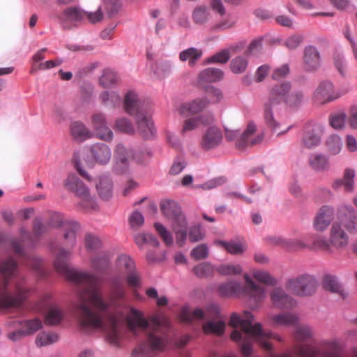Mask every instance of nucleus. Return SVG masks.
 Returning a JSON list of instances; mask_svg holds the SVG:
<instances>
[{
	"mask_svg": "<svg viewBox=\"0 0 357 357\" xmlns=\"http://www.w3.org/2000/svg\"><path fill=\"white\" fill-rule=\"evenodd\" d=\"M70 252L61 249L54 266L56 271L68 281L78 287L77 312L80 330L86 334L96 331L105 333L107 341L114 347L121 346L125 324L137 335L143 331L147 342L139 344L132 352V357H153L155 352L167 349L172 340L168 334L169 321L162 315H155L148 320L143 312L126 303L127 291L123 275L135 269L132 259L121 254L116 261L120 275L110 280L109 291L104 298L99 287V279L93 273L80 271L71 266L68 260Z\"/></svg>",
	"mask_w": 357,
	"mask_h": 357,
	"instance_id": "f257e3e1",
	"label": "nucleus"
},
{
	"mask_svg": "<svg viewBox=\"0 0 357 357\" xmlns=\"http://www.w3.org/2000/svg\"><path fill=\"white\" fill-rule=\"evenodd\" d=\"M303 97L301 91L291 92V84L289 82L273 86L264 103V116L266 123L275 130L280 125L278 118L283 102L290 106H296L303 100Z\"/></svg>",
	"mask_w": 357,
	"mask_h": 357,
	"instance_id": "f03ea898",
	"label": "nucleus"
},
{
	"mask_svg": "<svg viewBox=\"0 0 357 357\" xmlns=\"http://www.w3.org/2000/svg\"><path fill=\"white\" fill-rule=\"evenodd\" d=\"M337 220L329 230V241L332 250L345 249L349 243V234L357 232V211L349 204H341L336 208Z\"/></svg>",
	"mask_w": 357,
	"mask_h": 357,
	"instance_id": "7ed1b4c3",
	"label": "nucleus"
},
{
	"mask_svg": "<svg viewBox=\"0 0 357 357\" xmlns=\"http://www.w3.org/2000/svg\"><path fill=\"white\" fill-rule=\"evenodd\" d=\"M17 269L15 260L9 257L0 260V309L8 310L20 306L28 295L29 290L20 282L15 284L13 294L7 291L10 280Z\"/></svg>",
	"mask_w": 357,
	"mask_h": 357,
	"instance_id": "20e7f679",
	"label": "nucleus"
},
{
	"mask_svg": "<svg viewBox=\"0 0 357 357\" xmlns=\"http://www.w3.org/2000/svg\"><path fill=\"white\" fill-rule=\"evenodd\" d=\"M180 319L185 324L207 319L208 321L202 326L206 334L221 335L225 330V319L220 314V307L215 303L209 305L205 311L200 308L192 310L189 306H184L181 309Z\"/></svg>",
	"mask_w": 357,
	"mask_h": 357,
	"instance_id": "39448f33",
	"label": "nucleus"
},
{
	"mask_svg": "<svg viewBox=\"0 0 357 357\" xmlns=\"http://www.w3.org/2000/svg\"><path fill=\"white\" fill-rule=\"evenodd\" d=\"M162 213L171 222L172 229L176 237V243L179 247L183 246L187 239V220L178 204L172 200L161 202Z\"/></svg>",
	"mask_w": 357,
	"mask_h": 357,
	"instance_id": "423d86ee",
	"label": "nucleus"
},
{
	"mask_svg": "<svg viewBox=\"0 0 357 357\" xmlns=\"http://www.w3.org/2000/svg\"><path fill=\"white\" fill-rule=\"evenodd\" d=\"M151 155L152 151L149 148L145 147L133 151L119 144L116 147L114 170L119 174H126L130 170L131 160L135 161L137 164H144Z\"/></svg>",
	"mask_w": 357,
	"mask_h": 357,
	"instance_id": "0eeeda50",
	"label": "nucleus"
},
{
	"mask_svg": "<svg viewBox=\"0 0 357 357\" xmlns=\"http://www.w3.org/2000/svg\"><path fill=\"white\" fill-rule=\"evenodd\" d=\"M64 188L73 192L81 199L80 205L85 210L96 209L97 203L96 198L90 193L89 188L74 173H70L63 181Z\"/></svg>",
	"mask_w": 357,
	"mask_h": 357,
	"instance_id": "6e6552de",
	"label": "nucleus"
},
{
	"mask_svg": "<svg viewBox=\"0 0 357 357\" xmlns=\"http://www.w3.org/2000/svg\"><path fill=\"white\" fill-rule=\"evenodd\" d=\"M317 285L318 282L314 275L303 273L288 279L285 287L294 295L307 296L315 293Z\"/></svg>",
	"mask_w": 357,
	"mask_h": 357,
	"instance_id": "1a4fd4ad",
	"label": "nucleus"
},
{
	"mask_svg": "<svg viewBox=\"0 0 357 357\" xmlns=\"http://www.w3.org/2000/svg\"><path fill=\"white\" fill-rule=\"evenodd\" d=\"M256 125L253 122H250L246 129L242 133H240L237 130H230L225 128V137L229 142L236 141V146L240 149L257 144L262 141L264 134L258 133L254 135L256 132Z\"/></svg>",
	"mask_w": 357,
	"mask_h": 357,
	"instance_id": "9d476101",
	"label": "nucleus"
},
{
	"mask_svg": "<svg viewBox=\"0 0 357 357\" xmlns=\"http://www.w3.org/2000/svg\"><path fill=\"white\" fill-rule=\"evenodd\" d=\"M243 289L248 305L252 310L259 309L266 297L265 288L257 284L248 273L243 275Z\"/></svg>",
	"mask_w": 357,
	"mask_h": 357,
	"instance_id": "9b49d317",
	"label": "nucleus"
},
{
	"mask_svg": "<svg viewBox=\"0 0 357 357\" xmlns=\"http://www.w3.org/2000/svg\"><path fill=\"white\" fill-rule=\"evenodd\" d=\"M349 90V89H335L331 81L324 80L315 89L312 98L317 104L324 105L338 99L347 93Z\"/></svg>",
	"mask_w": 357,
	"mask_h": 357,
	"instance_id": "f8f14e48",
	"label": "nucleus"
},
{
	"mask_svg": "<svg viewBox=\"0 0 357 357\" xmlns=\"http://www.w3.org/2000/svg\"><path fill=\"white\" fill-rule=\"evenodd\" d=\"M335 208L330 205H324L317 211L313 219V228L318 232L325 231L333 224Z\"/></svg>",
	"mask_w": 357,
	"mask_h": 357,
	"instance_id": "ddd939ff",
	"label": "nucleus"
},
{
	"mask_svg": "<svg viewBox=\"0 0 357 357\" xmlns=\"http://www.w3.org/2000/svg\"><path fill=\"white\" fill-rule=\"evenodd\" d=\"M51 223L53 227H62L65 230V239L69 241L71 245H75L76 233L79 229L77 222L64 220L61 214L56 213L52 216Z\"/></svg>",
	"mask_w": 357,
	"mask_h": 357,
	"instance_id": "4468645a",
	"label": "nucleus"
},
{
	"mask_svg": "<svg viewBox=\"0 0 357 357\" xmlns=\"http://www.w3.org/2000/svg\"><path fill=\"white\" fill-rule=\"evenodd\" d=\"M43 305L45 308V321L48 325H57L64 317V312L51 301V296L47 294L44 297Z\"/></svg>",
	"mask_w": 357,
	"mask_h": 357,
	"instance_id": "2eb2a0df",
	"label": "nucleus"
},
{
	"mask_svg": "<svg viewBox=\"0 0 357 357\" xmlns=\"http://www.w3.org/2000/svg\"><path fill=\"white\" fill-rule=\"evenodd\" d=\"M91 124L98 138L103 141H110L113 138V132L108 126L105 114L96 112L91 116Z\"/></svg>",
	"mask_w": 357,
	"mask_h": 357,
	"instance_id": "dca6fc26",
	"label": "nucleus"
},
{
	"mask_svg": "<svg viewBox=\"0 0 357 357\" xmlns=\"http://www.w3.org/2000/svg\"><path fill=\"white\" fill-rule=\"evenodd\" d=\"M209 104L207 98H198L181 104L176 111L182 117L195 115L203 111Z\"/></svg>",
	"mask_w": 357,
	"mask_h": 357,
	"instance_id": "f3484780",
	"label": "nucleus"
},
{
	"mask_svg": "<svg viewBox=\"0 0 357 357\" xmlns=\"http://www.w3.org/2000/svg\"><path fill=\"white\" fill-rule=\"evenodd\" d=\"M270 298L273 306L280 309H290L297 303L282 287L273 288L270 292Z\"/></svg>",
	"mask_w": 357,
	"mask_h": 357,
	"instance_id": "a211bd4d",
	"label": "nucleus"
},
{
	"mask_svg": "<svg viewBox=\"0 0 357 357\" xmlns=\"http://www.w3.org/2000/svg\"><path fill=\"white\" fill-rule=\"evenodd\" d=\"M135 120L137 130L142 137L150 139L155 136L156 129L148 112L141 113L135 118Z\"/></svg>",
	"mask_w": 357,
	"mask_h": 357,
	"instance_id": "6ab92c4d",
	"label": "nucleus"
},
{
	"mask_svg": "<svg viewBox=\"0 0 357 357\" xmlns=\"http://www.w3.org/2000/svg\"><path fill=\"white\" fill-rule=\"evenodd\" d=\"M321 66L320 54L316 47L307 45L304 49L303 69L307 72H315Z\"/></svg>",
	"mask_w": 357,
	"mask_h": 357,
	"instance_id": "aec40b11",
	"label": "nucleus"
},
{
	"mask_svg": "<svg viewBox=\"0 0 357 357\" xmlns=\"http://www.w3.org/2000/svg\"><path fill=\"white\" fill-rule=\"evenodd\" d=\"M191 17L195 24L206 27L213 21V13L208 6L201 3L194 8L192 11Z\"/></svg>",
	"mask_w": 357,
	"mask_h": 357,
	"instance_id": "412c9836",
	"label": "nucleus"
},
{
	"mask_svg": "<svg viewBox=\"0 0 357 357\" xmlns=\"http://www.w3.org/2000/svg\"><path fill=\"white\" fill-rule=\"evenodd\" d=\"M123 107L126 112L135 118L147 111L142 107L137 93L134 91H128L124 98Z\"/></svg>",
	"mask_w": 357,
	"mask_h": 357,
	"instance_id": "4be33fe9",
	"label": "nucleus"
},
{
	"mask_svg": "<svg viewBox=\"0 0 357 357\" xmlns=\"http://www.w3.org/2000/svg\"><path fill=\"white\" fill-rule=\"evenodd\" d=\"M218 291L222 296L244 297L243 284L234 279L229 280L225 282L221 283L218 287Z\"/></svg>",
	"mask_w": 357,
	"mask_h": 357,
	"instance_id": "5701e85b",
	"label": "nucleus"
},
{
	"mask_svg": "<svg viewBox=\"0 0 357 357\" xmlns=\"http://www.w3.org/2000/svg\"><path fill=\"white\" fill-rule=\"evenodd\" d=\"M182 128L181 130V135L195 130L200 124L206 125L213 121L212 115L202 114L195 116L185 117Z\"/></svg>",
	"mask_w": 357,
	"mask_h": 357,
	"instance_id": "b1692460",
	"label": "nucleus"
},
{
	"mask_svg": "<svg viewBox=\"0 0 357 357\" xmlns=\"http://www.w3.org/2000/svg\"><path fill=\"white\" fill-rule=\"evenodd\" d=\"M323 131V127L321 126H316L305 131L301 139L302 146L307 149L318 146L321 143Z\"/></svg>",
	"mask_w": 357,
	"mask_h": 357,
	"instance_id": "393cba45",
	"label": "nucleus"
},
{
	"mask_svg": "<svg viewBox=\"0 0 357 357\" xmlns=\"http://www.w3.org/2000/svg\"><path fill=\"white\" fill-rule=\"evenodd\" d=\"M222 139V135L220 129L212 126L206 131L202 139V146L206 149H211L218 146Z\"/></svg>",
	"mask_w": 357,
	"mask_h": 357,
	"instance_id": "a878e982",
	"label": "nucleus"
},
{
	"mask_svg": "<svg viewBox=\"0 0 357 357\" xmlns=\"http://www.w3.org/2000/svg\"><path fill=\"white\" fill-rule=\"evenodd\" d=\"M355 176V170L351 168H347L344 170L342 178L335 180L332 186L335 190H338L341 186H343L346 192H352L354 189Z\"/></svg>",
	"mask_w": 357,
	"mask_h": 357,
	"instance_id": "bb28decb",
	"label": "nucleus"
},
{
	"mask_svg": "<svg viewBox=\"0 0 357 357\" xmlns=\"http://www.w3.org/2000/svg\"><path fill=\"white\" fill-rule=\"evenodd\" d=\"M91 153L94 160L102 165L107 164L111 159V150L103 143H97L91 146Z\"/></svg>",
	"mask_w": 357,
	"mask_h": 357,
	"instance_id": "cd10ccee",
	"label": "nucleus"
},
{
	"mask_svg": "<svg viewBox=\"0 0 357 357\" xmlns=\"http://www.w3.org/2000/svg\"><path fill=\"white\" fill-rule=\"evenodd\" d=\"M308 165L312 169L316 172L326 171L330 167L328 157L319 152H314L309 155Z\"/></svg>",
	"mask_w": 357,
	"mask_h": 357,
	"instance_id": "c85d7f7f",
	"label": "nucleus"
},
{
	"mask_svg": "<svg viewBox=\"0 0 357 357\" xmlns=\"http://www.w3.org/2000/svg\"><path fill=\"white\" fill-rule=\"evenodd\" d=\"M97 191L101 199H109L112 195L113 183L110 178L107 176H100L96 184Z\"/></svg>",
	"mask_w": 357,
	"mask_h": 357,
	"instance_id": "c756f323",
	"label": "nucleus"
},
{
	"mask_svg": "<svg viewBox=\"0 0 357 357\" xmlns=\"http://www.w3.org/2000/svg\"><path fill=\"white\" fill-rule=\"evenodd\" d=\"M70 131L73 137L78 142H83L92 136V132L79 121L73 122L70 126Z\"/></svg>",
	"mask_w": 357,
	"mask_h": 357,
	"instance_id": "7c9ffc66",
	"label": "nucleus"
},
{
	"mask_svg": "<svg viewBox=\"0 0 357 357\" xmlns=\"http://www.w3.org/2000/svg\"><path fill=\"white\" fill-rule=\"evenodd\" d=\"M299 318L293 312H284L274 315L271 321L274 326H293L297 325Z\"/></svg>",
	"mask_w": 357,
	"mask_h": 357,
	"instance_id": "2f4dec72",
	"label": "nucleus"
},
{
	"mask_svg": "<svg viewBox=\"0 0 357 357\" xmlns=\"http://www.w3.org/2000/svg\"><path fill=\"white\" fill-rule=\"evenodd\" d=\"M61 22H76L85 19L84 10L77 7H70L66 9L59 17Z\"/></svg>",
	"mask_w": 357,
	"mask_h": 357,
	"instance_id": "473e14b6",
	"label": "nucleus"
},
{
	"mask_svg": "<svg viewBox=\"0 0 357 357\" xmlns=\"http://www.w3.org/2000/svg\"><path fill=\"white\" fill-rule=\"evenodd\" d=\"M214 244L223 247L229 253L234 255H241L246 250L245 244L241 241L217 240Z\"/></svg>",
	"mask_w": 357,
	"mask_h": 357,
	"instance_id": "72a5a7b5",
	"label": "nucleus"
},
{
	"mask_svg": "<svg viewBox=\"0 0 357 357\" xmlns=\"http://www.w3.org/2000/svg\"><path fill=\"white\" fill-rule=\"evenodd\" d=\"M99 100L105 107H116L121 103V97L117 91H104L100 94Z\"/></svg>",
	"mask_w": 357,
	"mask_h": 357,
	"instance_id": "f704fd0d",
	"label": "nucleus"
},
{
	"mask_svg": "<svg viewBox=\"0 0 357 357\" xmlns=\"http://www.w3.org/2000/svg\"><path fill=\"white\" fill-rule=\"evenodd\" d=\"M10 328H17L18 326L24 329L27 335L33 333L40 329L43 326L42 322L38 319L26 320L23 321H13L9 322Z\"/></svg>",
	"mask_w": 357,
	"mask_h": 357,
	"instance_id": "c9c22d12",
	"label": "nucleus"
},
{
	"mask_svg": "<svg viewBox=\"0 0 357 357\" xmlns=\"http://www.w3.org/2000/svg\"><path fill=\"white\" fill-rule=\"evenodd\" d=\"M224 77L222 70L215 68H206L199 74L200 81L206 82H215L221 80Z\"/></svg>",
	"mask_w": 357,
	"mask_h": 357,
	"instance_id": "e433bc0d",
	"label": "nucleus"
},
{
	"mask_svg": "<svg viewBox=\"0 0 357 357\" xmlns=\"http://www.w3.org/2000/svg\"><path fill=\"white\" fill-rule=\"evenodd\" d=\"M202 55V51L195 47H189L183 50L179 54V59L181 61H188L190 66L192 67L195 65Z\"/></svg>",
	"mask_w": 357,
	"mask_h": 357,
	"instance_id": "4c0bfd02",
	"label": "nucleus"
},
{
	"mask_svg": "<svg viewBox=\"0 0 357 357\" xmlns=\"http://www.w3.org/2000/svg\"><path fill=\"white\" fill-rule=\"evenodd\" d=\"M311 238V243L310 249L320 250L326 252H331L332 248L329 241V238H326V236L321 235L314 234Z\"/></svg>",
	"mask_w": 357,
	"mask_h": 357,
	"instance_id": "58836bf2",
	"label": "nucleus"
},
{
	"mask_svg": "<svg viewBox=\"0 0 357 357\" xmlns=\"http://www.w3.org/2000/svg\"><path fill=\"white\" fill-rule=\"evenodd\" d=\"M216 271L223 276L239 275L243 273V267L240 264H223L218 266Z\"/></svg>",
	"mask_w": 357,
	"mask_h": 357,
	"instance_id": "ea45409f",
	"label": "nucleus"
},
{
	"mask_svg": "<svg viewBox=\"0 0 357 357\" xmlns=\"http://www.w3.org/2000/svg\"><path fill=\"white\" fill-rule=\"evenodd\" d=\"M252 277L258 282L266 285L275 286L278 283V280L272 276L270 273L265 270L253 269L251 271Z\"/></svg>",
	"mask_w": 357,
	"mask_h": 357,
	"instance_id": "a19ab883",
	"label": "nucleus"
},
{
	"mask_svg": "<svg viewBox=\"0 0 357 357\" xmlns=\"http://www.w3.org/2000/svg\"><path fill=\"white\" fill-rule=\"evenodd\" d=\"M325 144L327 151L331 155H336L342 151V142L340 137L337 135L329 136Z\"/></svg>",
	"mask_w": 357,
	"mask_h": 357,
	"instance_id": "79ce46f5",
	"label": "nucleus"
},
{
	"mask_svg": "<svg viewBox=\"0 0 357 357\" xmlns=\"http://www.w3.org/2000/svg\"><path fill=\"white\" fill-rule=\"evenodd\" d=\"M118 81L116 73L109 69L105 70L99 78L100 85L105 89L113 87L118 83Z\"/></svg>",
	"mask_w": 357,
	"mask_h": 357,
	"instance_id": "37998d69",
	"label": "nucleus"
},
{
	"mask_svg": "<svg viewBox=\"0 0 357 357\" xmlns=\"http://www.w3.org/2000/svg\"><path fill=\"white\" fill-rule=\"evenodd\" d=\"M109 264V255L107 252H101L93 258L91 267L96 272H102L105 270Z\"/></svg>",
	"mask_w": 357,
	"mask_h": 357,
	"instance_id": "c03bdc74",
	"label": "nucleus"
},
{
	"mask_svg": "<svg viewBox=\"0 0 357 357\" xmlns=\"http://www.w3.org/2000/svg\"><path fill=\"white\" fill-rule=\"evenodd\" d=\"M114 129L126 134H133L135 131L132 121L125 116L116 119L114 123Z\"/></svg>",
	"mask_w": 357,
	"mask_h": 357,
	"instance_id": "a18cd8bd",
	"label": "nucleus"
},
{
	"mask_svg": "<svg viewBox=\"0 0 357 357\" xmlns=\"http://www.w3.org/2000/svg\"><path fill=\"white\" fill-rule=\"evenodd\" d=\"M294 332V338L299 342L310 340L313 336V329L307 325H296Z\"/></svg>",
	"mask_w": 357,
	"mask_h": 357,
	"instance_id": "49530a36",
	"label": "nucleus"
},
{
	"mask_svg": "<svg viewBox=\"0 0 357 357\" xmlns=\"http://www.w3.org/2000/svg\"><path fill=\"white\" fill-rule=\"evenodd\" d=\"M215 268L209 262L200 263L192 268L193 273L199 278H207L212 275Z\"/></svg>",
	"mask_w": 357,
	"mask_h": 357,
	"instance_id": "de8ad7c7",
	"label": "nucleus"
},
{
	"mask_svg": "<svg viewBox=\"0 0 357 357\" xmlns=\"http://www.w3.org/2000/svg\"><path fill=\"white\" fill-rule=\"evenodd\" d=\"M248 61L245 56H238L230 62V69L235 74L243 73L247 68Z\"/></svg>",
	"mask_w": 357,
	"mask_h": 357,
	"instance_id": "09e8293b",
	"label": "nucleus"
},
{
	"mask_svg": "<svg viewBox=\"0 0 357 357\" xmlns=\"http://www.w3.org/2000/svg\"><path fill=\"white\" fill-rule=\"evenodd\" d=\"M135 241L139 247L144 244H150L154 247H158L160 244L158 240L151 234H138L135 236Z\"/></svg>",
	"mask_w": 357,
	"mask_h": 357,
	"instance_id": "8fccbe9b",
	"label": "nucleus"
},
{
	"mask_svg": "<svg viewBox=\"0 0 357 357\" xmlns=\"http://www.w3.org/2000/svg\"><path fill=\"white\" fill-rule=\"evenodd\" d=\"M59 335L54 333H42L36 338V343L38 347L47 346L57 342Z\"/></svg>",
	"mask_w": 357,
	"mask_h": 357,
	"instance_id": "3c124183",
	"label": "nucleus"
},
{
	"mask_svg": "<svg viewBox=\"0 0 357 357\" xmlns=\"http://www.w3.org/2000/svg\"><path fill=\"white\" fill-rule=\"evenodd\" d=\"M188 231L189 239L192 243L202 241L205 237V232L199 225H195L187 227V232Z\"/></svg>",
	"mask_w": 357,
	"mask_h": 357,
	"instance_id": "603ef678",
	"label": "nucleus"
},
{
	"mask_svg": "<svg viewBox=\"0 0 357 357\" xmlns=\"http://www.w3.org/2000/svg\"><path fill=\"white\" fill-rule=\"evenodd\" d=\"M209 254L208 247L206 244L202 243L194 248L191 251V256L196 260L204 259Z\"/></svg>",
	"mask_w": 357,
	"mask_h": 357,
	"instance_id": "864d4df0",
	"label": "nucleus"
},
{
	"mask_svg": "<svg viewBox=\"0 0 357 357\" xmlns=\"http://www.w3.org/2000/svg\"><path fill=\"white\" fill-rule=\"evenodd\" d=\"M155 230L158 235L162 238L167 245H171L173 243L172 235L162 224L156 222L154 225Z\"/></svg>",
	"mask_w": 357,
	"mask_h": 357,
	"instance_id": "5fc2aeb1",
	"label": "nucleus"
},
{
	"mask_svg": "<svg viewBox=\"0 0 357 357\" xmlns=\"http://www.w3.org/2000/svg\"><path fill=\"white\" fill-rule=\"evenodd\" d=\"M230 58L229 51L228 50H222L213 54L207 59L208 63H218L221 64L226 63Z\"/></svg>",
	"mask_w": 357,
	"mask_h": 357,
	"instance_id": "6e6d98bb",
	"label": "nucleus"
},
{
	"mask_svg": "<svg viewBox=\"0 0 357 357\" xmlns=\"http://www.w3.org/2000/svg\"><path fill=\"white\" fill-rule=\"evenodd\" d=\"M347 115L344 112H339L331 115L330 123L335 129H341L344 127Z\"/></svg>",
	"mask_w": 357,
	"mask_h": 357,
	"instance_id": "4d7b16f0",
	"label": "nucleus"
},
{
	"mask_svg": "<svg viewBox=\"0 0 357 357\" xmlns=\"http://www.w3.org/2000/svg\"><path fill=\"white\" fill-rule=\"evenodd\" d=\"M209 101V103H218L220 102L223 98V94L219 89L214 86H210L206 90V96Z\"/></svg>",
	"mask_w": 357,
	"mask_h": 357,
	"instance_id": "13d9d810",
	"label": "nucleus"
},
{
	"mask_svg": "<svg viewBox=\"0 0 357 357\" xmlns=\"http://www.w3.org/2000/svg\"><path fill=\"white\" fill-rule=\"evenodd\" d=\"M235 24V20L231 16H227L220 22L215 24L212 29L216 31H223L231 28Z\"/></svg>",
	"mask_w": 357,
	"mask_h": 357,
	"instance_id": "bf43d9fd",
	"label": "nucleus"
},
{
	"mask_svg": "<svg viewBox=\"0 0 357 357\" xmlns=\"http://www.w3.org/2000/svg\"><path fill=\"white\" fill-rule=\"evenodd\" d=\"M226 182V178L223 176L212 178L197 186V188L204 190H211L223 185Z\"/></svg>",
	"mask_w": 357,
	"mask_h": 357,
	"instance_id": "052dcab7",
	"label": "nucleus"
},
{
	"mask_svg": "<svg viewBox=\"0 0 357 357\" xmlns=\"http://www.w3.org/2000/svg\"><path fill=\"white\" fill-rule=\"evenodd\" d=\"M102 245L100 240L95 236L87 234L85 237V246L91 251L98 250Z\"/></svg>",
	"mask_w": 357,
	"mask_h": 357,
	"instance_id": "680f3d73",
	"label": "nucleus"
},
{
	"mask_svg": "<svg viewBox=\"0 0 357 357\" xmlns=\"http://www.w3.org/2000/svg\"><path fill=\"white\" fill-rule=\"evenodd\" d=\"M105 9L109 15L116 13L121 7L120 0H102Z\"/></svg>",
	"mask_w": 357,
	"mask_h": 357,
	"instance_id": "e2e57ef3",
	"label": "nucleus"
},
{
	"mask_svg": "<svg viewBox=\"0 0 357 357\" xmlns=\"http://www.w3.org/2000/svg\"><path fill=\"white\" fill-rule=\"evenodd\" d=\"M303 37L301 35H292L289 36L284 42V45L289 50H295L302 43Z\"/></svg>",
	"mask_w": 357,
	"mask_h": 357,
	"instance_id": "0e129e2a",
	"label": "nucleus"
},
{
	"mask_svg": "<svg viewBox=\"0 0 357 357\" xmlns=\"http://www.w3.org/2000/svg\"><path fill=\"white\" fill-rule=\"evenodd\" d=\"M334 64L342 75H344L347 70V63L342 54L337 52L334 55Z\"/></svg>",
	"mask_w": 357,
	"mask_h": 357,
	"instance_id": "69168bd1",
	"label": "nucleus"
},
{
	"mask_svg": "<svg viewBox=\"0 0 357 357\" xmlns=\"http://www.w3.org/2000/svg\"><path fill=\"white\" fill-rule=\"evenodd\" d=\"M211 10L223 17L226 15V8L222 0H209V6Z\"/></svg>",
	"mask_w": 357,
	"mask_h": 357,
	"instance_id": "338daca9",
	"label": "nucleus"
},
{
	"mask_svg": "<svg viewBox=\"0 0 357 357\" xmlns=\"http://www.w3.org/2000/svg\"><path fill=\"white\" fill-rule=\"evenodd\" d=\"M129 221L131 227L137 229L142 226L144 222V218L141 213L139 211H135L130 216Z\"/></svg>",
	"mask_w": 357,
	"mask_h": 357,
	"instance_id": "774afa93",
	"label": "nucleus"
}]
</instances>
